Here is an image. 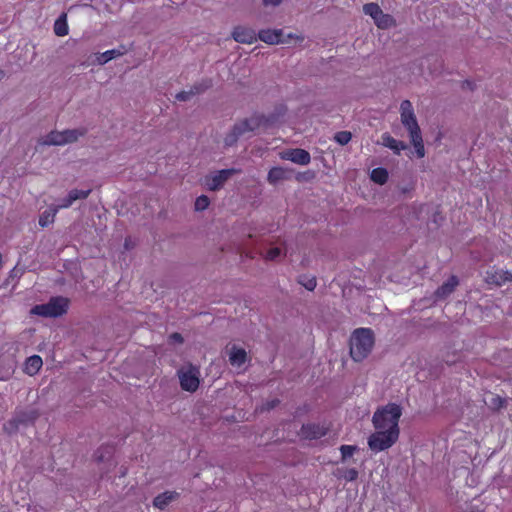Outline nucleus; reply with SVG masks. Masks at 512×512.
Returning <instances> with one entry per match:
<instances>
[{"instance_id":"f257e3e1","label":"nucleus","mask_w":512,"mask_h":512,"mask_svg":"<svg viewBox=\"0 0 512 512\" xmlns=\"http://www.w3.org/2000/svg\"><path fill=\"white\" fill-rule=\"evenodd\" d=\"M401 415V407L395 403H390L375 411L372 423L375 429L395 431L396 434L399 435L400 429L398 423Z\"/></svg>"},{"instance_id":"f03ea898","label":"nucleus","mask_w":512,"mask_h":512,"mask_svg":"<svg viewBox=\"0 0 512 512\" xmlns=\"http://www.w3.org/2000/svg\"><path fill=\"white\" fill-rule=\"evenodd\" d=\"M374 345L373 333L368 328L356 329L350 338V355L356 362L365 359Z\"/></svg>"},{"instance_id":"7ed1b4c3","label":"nucleus","mask_w":512,"mask_h":512,"mask_svg":"<svg viewBox=\"0 0 512 512\" xmlns=\"http://www.w3.org/2000/svg\"><path fill=\"white\" fill-rule=\"evenodd\" d=\"M69 300L65 297H52L47 303L38 304L31 308L30 314L45 318H56L68 310Z\"/></svg>"},{"instance_id":"20e7f679","label":"nucleus","mask_w":512,"mask_h":512,"mask_svg":"<svg viewBox=\"0 0 512 512\" xmlns=\"http://www.w3.org/2000/svg\"><path fill=\"white\" fill-rule=\"evenodd\" d=\"M398 438L399 435L395 431L375 429V432L368 438V446L373 452L378 453L392 447Z\"/></svg>"},{"instance_id":"39448f33","label":"nucleus","mask_w":512,"mask_h":512,"mask_svg":"<svg viewBox=\"0 0 512 512\" xmlns=\"http://www.w3.org/2000/svg\"><path fill=\"white\" fill-rule=\"evenodd\" d=\"M177 375L183 390L195 392L198 389L200 384V371L198 367L191 364L183 366L178 369Z\"/></svg>"},{"instance_id":"423d86ee","label":"nucleus","mask_w":512,"mask_h":512,"mask_svg":"<svg viewBox=\"0 0 512 512\" xmlns=\"http://www.w3.org/2000/svg\"><path fill=\"white\" fill-rule=\"evenodd\" d=\"M400 118L403 126L408 130L409 136H414L421 133L418 125L414 108L409 100H403L400 104Z\"/></svg>"},{"instance_id":"0eeeda50","label":"nucleus","mask_w":512,"mask_h":512,"mask_svg":"<svg viewBox=\"0 0 512 512\" xmlns=\"http://www.w3.org/2000/svg\"><path fill=\"white\" fill-rule=\"evenodd\" d=\"M363 12L369 15L375 24L381 28L386 29L393 24V18L389 14L383 13L382 9L377 3L371 2L363 6Z\"/></svg>"},{"instance_id":"6e6552de","label":"nucleus","mask_w":512,"mask_h":512,"mask_svg":"<svg viewBox=\"0 0 512 512\" xmlns=\"http://www.w3.org/2000/svg\"><path fill=\"white\" fill-rule=\"evenodd\" d=\"M270 122L269 118L261 114H254L249 118H246L238 123L237 130L244 135L247 132H253L260 127H266Z\"/></svg>"},{"instance_id":"1a4fd4ad","label":"nucleus","mask_w":512,"mask_h":512,"mask_svg":"<svg viewBox=\"0 0 512 512\" xmlns=\"http://www.w3.org/2000/svg\"><path fill=\"white\" fill-rule=\"evenodd\" d=\"M37 417L38 413L35 410L20 412L13 419L4 424V430L8 433H13L20 425L32 423Z\"/></svg>"},{"instance_id":"9d476101","label":"nucleus","mask_w":512,"mask_h":512,"mask_svg":"<svg viewBox=\"0 0 512 512\" xmlns=\"http://www.w3.org/2000/svg\"><path fill=\"white\" fill-rule=\"evenodd\" d=\"M231 36L236 42L241 44H252L257 41L255 30L242 25L234 27Z\"/></svg>"},{"instance_id":"9b49d317","label":"nucleus","mask_w":512,"mask_h":512,"mask_svg":"<svg viewBox=\"0 0 512 512\" xmlns=\"http://www.w3.org/2000/svg\"><path fill=\"white\" fill-rule=\"evenodd\" d=\"M124 54L121 49H111L103 53H97L94 56H90L86 62L81 63L82 66L87 67L89 65L98 64L104 65L112 59L120 57Z\"/></svg>"},{"instance_id":"f8f14e48","label":"nucleus","mask_w":512,"mask_h":512,"mask_svg":"<svg viewBox=\"0 0 512 512\" xmlns=\"http://www.w3.org/2000/svg\"><path fill=\"white\" fill-rule=\"evenodd\" d=\"M280 156L283 160H288L299 165H308L311 161L309 152L301 148L286 150L282 152Z\"/></svg>"},{"instance_id":"ddd939ff","label":"nucleus","mask_w":512,"mask_h":512,"mask_svg":"<svg viewBox=\"0 0 512 512\" xmlns=\"http://www.w3.org/2000/svg\"><path fill=\"white\" fill-rule=\"evenodd\" d=\"M485 281L488 284L501 286L506 282L512 281V273L509 271L491 268L490 270L486 271Z\"/></svg>"},{"instance_id":"4468645a","label":"nucleus","mask_w":512,"mask_h":512,"mask_svg":"<svg viewBox=\"0 0 512 512\" xmlns=\"http://www.w3.org/2000/svg\"><path fill=\"white\" fill-rule=\"evenodd\" d=\"M211 86V81L205 80L200 83L194 84L189 90H184L175 95L178 101H189L195 95L203 93Z\"/></svg>"},{"instance_id":"2eb2a0df","label":"nucleus","mask_w":512,"mask_h":512,"mask_svg":"<svg viewBox=\"0 0 512 512\" xmlns=\"http://www.w3.org/2000/svg\"><path fill=\"white\" fill-rule=\"evenodd\" d=\"M236 170L234 169H223L217 171L207 180V186L210 190L216 191L220 189L223 184L232 176Z\"/></svg>"},{"instance_id":"dca6fc26","label":"nucleus","mask_w":512,"mask_h":512,"mask_svg":"<svg viewBox=\"0 0 512 512\" xmlns=\"http://www.w3.org/2000/svg\"><path fill=\"white\" fill-rule=\"evenodd\" d=\"M257 38H259L261 41L274 45L279 43H284L283 39V31L281 29H264L260 30L257 34Z\"/></svg>"},{"instance_id":"f3484780","label":"nucleus","mask_w":512,"mask_h":512,"mask_svg":"<svg viewBox=\"0 0 512 512\" xmlns=\"http://www.w3.org/2000/svg\"><path fill=\"white\" fill-rule=\"evenodd\" d=\"M326 433V427L315 423L305 424L301 428V435L307 439H318L325 436Z\"/></svg>"},{"instance_id":"a211bd4d","label":"nucleus","mask_w":512,"mask_h":512,"mask_svg":"<svg viewBox=\"0 0 512 512\" xmlns=\"http://www.w3.org/2000/svg\"><path fill=\"white\" fill-rule=\"evenodd\" d=\"M381 144L391 149L397 155H399L401 151L406 150L408 148L405 142L396 140L389 133L382 134Z\"/></svg>"},{"instance_id":"6ab92c4d","label":"nucleus","mask_w":512,"mask_h":512,"mask_svg":"<svg viewBox=\"0 0 512 512\" xmlns=\"http://www.w3.org/2000/svg\"><path fill=\"white\" fill-rule=\"evenodd\" d=\"M459 280L456 276H451L446 282H444L438 289L435 291V296L437 299H445L448 297L458 286Z\"/></svg>"},{"instance_id":"aec40b11","label":"nucleus","mask_w":512,"mask_h":512,"mask_svg":"<svg viewBox=\"0 0 512 512\" xmlns=\"http://www.w3.org/2000/svg\"><path fill=\"white\" fill-rule=\"evenodd\" d=\"M39 143L44 146H63V134L62 131H51L42 139H40Z\"/></svg>"},{"instance_id":"412c9836","label":"nucleus","mask_w":512,"mask_h":512,"mask_svg":"<svg viewBox=\"0 0 512 512\" xmlns=\"http://www.w3.org/2000/svg\"><path fill=\"white\" fill-rule=\"evenodd\" d=\"M178 497V493L166 491L162 494L156 496L153 500L154 507L163 510L165 509L173 500Z\"/></svg>"},{"instance_id":"4be33fe9","label":"nucleus","mask_w":512,"mask_h":512,"mask_svg":"<svg viewBox=\"0 0 512 512\" xmlns=\"http://www.w3.org/2000/svg\"><path fill=\"white\" fill-rule=\"evenodd\" d=\"M247 358L246 351L243 348L233 346L229 353V361L232 366H242Z\"/></svg>"},{"instance_id":"5701e85b","label":"nucleus","mask_w":512,"mask_h":512,"mask_svg":"<svg viewBox=\"0 0 512 512\" xmlns=\"http://www.w3.org/2000/svg\"><path fill=\"white\" fill-rule=\"evenodd\" d=\"M86 128H77V129H66L62 131L64 144H70L78 141L79 138L86 135Z\"/></svg>"},{"instance_id":"b1692460","label":"nucleus","mask_w":512,"mask_h":512,"mask_svg":"<svg viewBox=\"0 0 512 512\" xmlns=\"http://www.w3.org/2000/svg\"><path fill=\"white\" fill-rule=\"evenodd\" d=\"M42 358L38 355H33L27 358L25 362L24 371L26 374L33 376L35 375L40 368L42 367Z\"/></svg>"},{"instance_id":"393cba45","label":"nucleus","mask_w":512,"mask_h":512,"mask_svg":"<svg viewBox=\"0 0 512 512\" xmlns=\"http://www.w3.org/2000/svg\"><path fill=\"white\" fill-rule=\"evenodd\" d=\"M288 171L282 167H273L268 172L267 181L270 184H276L281 180L288 178Z\"/></svg>"},{"instance_id":"a878e982","label":"nucleus","mask_w":512,"mask_h":512,"mask_svg":"<svg viewBox=\"0 0 512 512\" xmlns=\"http://www.w3.org/2000/svg\"><path fill=\"white\" fill-rule=\"evenodd\" d=\"M58 213L57 209L51 205L47 210H45L39 217V225L41 227H47L48 225L54 222L56 214Z\"/></svg>"},{"instance_id":"bb28decb","label":"nucleus","mask_w":512,"mask_h":512,"mask_svg":"<svg viewBox=\"0 0 512 512\" xmlns=\"http://www.w3.org/2000/svg\"><path fill=\"white\" fill-rule=\"evenodd\" d=\"M370 178L373 182L383 185L388 180V172L385 168H375L372 170Z\"/></svg>"},{"instance_id":"cd10ccee","label":"nucleus","mask_w":512,"mask_h":512,"mask_svg":"<svg viewBox=\"0 0 512 512\" xmlns=\"http://www.w3.org/2000/svg\"><path fill=\"white\" fill-rule=\"evenodd\" d=\"M411 143L413 144L416 154L419 158L425 156V148L423 144L422 134H417L410 137Z\"/></svg>"},{"instance_id":"c85d7f7f","label":"nucleus","mask_w":512,"mask_h":512,"mask_svg":"<svg viewBox=\"0 0 512 512\" xmlns=\"http://www.w3.org/2000/svg\"><path fill=\"white\" fill-rule=\"evenodd\" d=\"M242 136V133L237 130V125L235 124L230 132H228L224 138V144L226 146H233L239 139V137Z\"/></svg>"},{"instance_id":"c756f323","label":"nucleus","mask_w":512,"mask_h":512,"mask_svg":"<svg viewBox=\"0 0 512 512\" xmlns=\"http://www.w3.org/2000/svg\"><path fill=\"white\" fill-rule=\"evenodd\" d=\"M91 193V189L87 190H79V189H72L69 191L67 197L70 199L72 203H74L77 200H84L86 199Z\"/></svg>"},{"instance_id":"7c9ffc66","label":"nucleus","mask_w":512,"mask_h":512,"mask_svg":"<svg viewBox=\"0 0 512 512\" xmlns=\"http://www.w3.org/2000/svg\"><path fill=\"white\" fill-rule=\"evenodd\" d=\"M505 399L498 395H491L490 399L486 401L487 405L493 410H499L505 404Z\"/></svg>"},{"instance_id":"2f4dec72","label":"nucleus","mask_w":512,"mask_h":512,"mask_svg":"<svg viewBox=\"0 0 512 512\" xmlns=\"http://www.w3.org/2000/svg\"><path fill=\"white\" fill-rule=\"evenodd\" d=\"M352 138V134L349 131H340L334 135V140L340 145H346Z\"/></svg>"},{"instance_id":"473e14b6","label":"nucleus","mask_w":512,"mask_h":512,"mask_svg":"<svg viewBox=\"0 0 512 512\" xmlns=\"http://www.w3.org/2000/svg\"><path fill=\"white\" fill-rule=\"evenodd\" d=\"M299 283L309 291H313L317 285L315 277L302 276L300 277Z\"/></svg>"},{"instance_id":"72a5a7b5","label":"nucleus","mask_w":512,"mask_h":512,"mask_svg":"<svg viewBox=\"0 0 512 512\" xmlns=\"http://www.w3.org/2000/svg\"><path fill=\"white\" fill-rule=\"evenodd\" d=\"M282 255V251L280 248L278 247H273V248H270L265 254H264V259L267 260V261H275L277 260L278 258H280Z\"/></svg>"},{"instance_id":"f704fd0d","label":"nucleus","mask_w":512,"mask_h":512,"mask_svg":"<svg viewBox=\"0 0 512 512\" xmlns=\"http://www.w3.org/2000/svg\"><path fill=\"white\" fill-rule=\"evenodd\" d=\"M54 32L57 36H65L68 34V26L65 21L57 20L54 25Z\"/></svg>"},{"instance_id":"c9c22d12","label":"nucleus","mask_w":512,"mask_h":512,"mask_svg":"<svg viewBox=\"0 0 512 512\" xmlns=\"http://www.w3.org/2000/svg\"><path fill=\"white\" fill-rule=\"evenodd\" d=\"M209 203V198L205 195H201L195 201V210L203 211L209 206Z\"/></svg>"},{"instance_id":"e433bc0d","label":"nucleus","mask_w":512,"mask_h":512,"mask_svg":"<svg viewBox=\"0 0 512 512\" xmlns=\"http://www.w3.org/2000/svg\"><path fill=\"white\" fill-rule=\"evenodd\" d=\"M356 450H357L356 446H353V445H342L340 447V451H341V455H342V460H345L346 458L351 457Z\"/></svg>"},{"instance_id":"4c0bfd02","label":"nucleus","mask_w":512,"mask_h":512,"mask_svg":"<svg viewBox=\"0 0 512 512\" xmlns=\"http://www.w3.org/2000/svg\"><path fill=\"white\" fill-rule=\"evenodd\" d=\"M342 477L346 480V481H354L357 479L358 477V471L354 468H351V469H347L344 474L342 475Z\"/></svg>"},{"instance_id":"58836bf2","label":"nucleus","mask_w":512,"mask_h":512,"mask_svg":"<svg viewBox=\"0 0 512 512\" xmlns=\"http://www.w3.org/2000/svg\"><path fill=\"white\" fill-rule=\"evenodd\" d=\"M72 205H73V203L66 196L65 198L60 200L59 204L53 205V206L57 209V211H59L61 209H67V208L71 207Z\"/></svg>"},{"instance_id":"ea45409f","label":"nucleus","mask_w":512,"mask_h":512,"mask_svg":"<svg viewBox=\"0 0 512 512\" xmlns=\"http://www.w3.org/2000/svg\"><path fill=\"white\" fill-rule=\"evenodd\" d=\"M169 341L171 343H178V344H181L183 343L184 339L182 337V335L180 333H172L170 336H169Z\"/></svg>"},{"instance_id":"a19ab883","label":"nucleus","mask_w":512,"mask_h":512,"mask_svg":"<svg viewBox=\"0 0 512 512\" xmlns=\"http://www.w3.org/2000/svg\"><path fill=\"white\" fill-rule=\"evenodd\" d=\"M20 275H22V271L17 269V267H14L9 273V277L7 279L6 284L9 283L10 278L20 277Z\"/></svg>"},{"instance_id":"79ce46f5","label":"nucleus","mask_w":512,"mask_h":512,"mask_svg":"<svg viewBox=\"0 0 512 512\" xmlns=\"http://www.w3.org/2000/svg\"><path fill=\"white\" fill-rule=\"evenodd\" d=\"M282 0H263L265 6H278Z\"/></svg>"},{"instance_id":"37998d69","label":"nucleus","mask_w":512,"mask_h":512,"mask_svg":"<svg viewBox=\"0 0 512 512\" xmlns=\"http://www.w3.org/2000/svg\"><path fill=\"white\" fill-rule=\"evenodd\" d=\"M279 403V400L275 399V400H272L271 402H267L266 404V409L267 410H270V409H273L274 407H276Z\"/></svg>"},{"instance_id":"c03bdc74","label":"nucleus","mask_w":512,"mask_h":512,"mask_svg":"<svg viewBox=\"0 0 512 512\" xmlns=\"http://www.w3.org/2000/svg\"><path fill=\"white\" fill-rule=\"evenodd\" d=\"M465 84L471 88V82L470 81H466Z\"/></svg>"},{"instance_id":"a18cd8bd","label":"nucleus","mask_w":512,"mask_h":512,"mask_svg":"<svg viewBox=\"0 0 512 512\" xmlns=\"http://www.w3.org/2000/svg\"><path fill=\"white\" fill-rule=\"evenodd\" d=\"M125 246L128 248L130 246V243H128V240L125 241Z\"/></svg>"},{"instance_id":"49530a36","label":"nucleus","mask_w":512,"mask_h":512,"mask_svg":"<svg viewBox=\"0 0 512 512\" xmlns=\"http://www.w3.org/2000/svg\"><path fill=\"white\" fill-rule=\"evenodd\" d=\"M125 246L128 248L130 246V243H128V240L125 241Z\"/></svg>"},{"instance_id":"de8ad7c7","label":"nucleus","mask_w":512,"mask_h":512,"mask_svg":"<svg viewBox=\"0 0 512 512\" xmlns=\"http://www.w3.org/2000/svg\"><path fill=\"white\" fill-rule=\"evenodd\" d=\"M4 76V72L0 71V79Z\"/></svg>"}]
</instances>
